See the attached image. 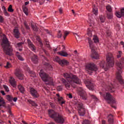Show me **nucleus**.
Wrapping results in <instances>:
<instances>
[{
  "label": "nucleus",
  "mask_w": 124,
  "mask_h": 124,
  "mask_svg": "<svg viewBox=\"0 0 124 124\" xmlns=\"http://www.w3.org/2000/svg\"><path fill=\"white\" fill-rule=\"evenodd\" d=\"M86 86L89 90H93V84L92 82H88V84Z\"/></svg>",
  "instance_id": "obj_25"
},
{
  "label": "nucleus",
  "mask_w": 124,
  "mask_h": 124,
  "mask_svg": "<svg viewBox=\"0 0 124 124\" xmlns=\"http://www.w3.org/2000/svg\"><path fill=\"white\" fill-rule=\"evenodd\" d=\"M108 123L109 124H114V120H113V115L112 114H109L108 116Z\"/></svg>",
  "instance_id": "obj_23"
},
{
  "label": "nucleus",
  "mask_w": 124,
  "mask_h": 124,
  "mask_svg": "<svg viewBox=\"0 0 124 124\" xmlns=\"http://www.w3.org/2000/svg\"><path fill=\"white\" fill-rule=\"evenodd\" d=\"M98 10H97V8H96V7L95 6H93V13H94V14L95 15H97V13H98Z\"/></svg>",
  "instance_id": "obj_34"
},
{
  "label": "nucleus",
  "mask_w": 124,
  "mask_h": 124,
  "mask_svg": "<svg viewBox=\"0 0 124 124\" xmlns=\"http://www.w3.org/2000/svg\"><path fill=\"white\" fill-rule=\"evenodd\" d=\"M59 12L61 14L62 13V8H60L59 9Z\"/></svg>",
  "instance_id": "obj_61"
},
{
  "label": "nucleus",
  "mask_w": 124,
  "mask_h": 124,
  "mask_svg": "<svg viewBox=\"0 0 124 124\" xmlns=\"http://www.w3.org/2000/svg\"><path fill=\"white\" fill-rule=\"evenodd\" d=\"M0 37L2 39V42L1 43V46L3 49L4 53L8 56H12L13 49L10 45V43L8 41V39L6 37V36L2 32H1V29L0 28Z\"/></svg>",
  "instance_id": "obj_2"
},
{
  "label": "nucleus",
  "mask_w": 124,
  "mask_h": 124,
  "mask_svg": "<svg viewBox=\"0 0 124 124\" xmlns=\"http://www.w3.org/2000/svg\"><path fill=\"white\" fill-rule=\"evenodd\" d=\"M2 9L3 10V12H4V11H6V9H5V7L4 6L2 7Z\"/></svg>",
  "instance_id": "obj_58"
},
{
  "label": "nucleus",
  "mask_w": 124,
  "mask_h": 124,
  "mask_svg": "<svg viewBox=\"0 0 124 124\" xmlns=\"http://www.w3.org/2000/svg\"><path fill=\"white\" fill-rule=\"evenodd\" d=\"M85 69L87 73L91 75L93 73V71H97L98 68L94 63H89L87 64Z\"/></svg>",
  "instance_id": "obj_9"
},
{
  "label": "nucleus",
  "mask_w": 124,
  "mask_h": 124,
  "mask_svg": "<svg viewBox=\"0 0 124 124\" xmlns=\"http://www.w3.org/2000/svg\"><path fill=\"white\" fill-rule=\"evenodd\" d=\"M108 89L109 92H110V93H114V92H115V88L114 87V85L112 83H110L108 85Z\"/></svg>",
  "instance_id": "obj_21"
},
{
  "label": "nucleus",
  "mask_w": 124,
  "mask_h": 124,
  "mask_svg": "<svg viewBox=\"0 0 124 124\" xmlns=\"http://www.w3.org/2000/svg\"><path fill=\"white\" fill-rule=\"evenodd\" d=\"M87 34L89 35V36H92V31L88 30Z\"/></svg>",
  "instance_id": "obj_52"
},
{
  "label": "nucleus",
  "mask_w": 124,
  "mask_h": 124,
  "mask_svg": "<svg viewBox=\"0 0 124 124\" xmlns=\"http://www.w3.org/2000/svg\"><path fill=\"white\" fill-rule=\"evenodd\" d=\"M23 68L25 70L28 71V73L30 74V76L31 77H34L35 76V73L34 71H31L30 68H29L28 65H27L26 64H24Z\"/></svg>",
  "instance_id": "obj_15"
},
{
  "label": "nucleus",
  "mask_w": 124,
  "mask_h": 124,
  "mask_svg": "<svg viewBox=\"0 0 124 124\" xmlns=\"http://www.w3.org/2000/svg\"><path fill=\"white\" fill-rule=\"evenodd\" d=\"M4 20V18H3V17H2L1 16H0V23H3Z\"/></svg>",
  "instance_id": "obj_50"
},
{
  "label": "nucleus",
  "mask_w": 124,
  "mask_h": 124,
  "mask_svg": "<svg viewBox=\"0 0 124 124\" xmlns=\"http://www.w3.org/2000/svg\"><path fill=\"white\" fill-rule=\"evenodd\" d=\"M13 34L16 38H20V35L21 34L20 33V31L18 28H16L14 29Z\"/></svg>",
  "instance_id": "obj_16"
},
{
  "label": "nucleus",
  "mask_w": 124,
  "mask_h": 124,
  "mask_svg": "<svg viewBox=\"0 0 124 124\" xmlns=\"http://www.w3.org/2000/svg\"><path fill=\"white\" fill-rule=\"evenodd\" d=\"M58 54L60 55V56H62V57H67V56H68V54H67V53L63 51L59 52Z\"/></svg>",
  "instance_id": "obj_30"
},
{
  "label": "nucleus",
  "mask_w": 124,
  "mask_h": 124,
  "mask_svg": "<svg viewBox=\"0 0 124 124\" xmlns=\"http://www.w3.org/2000/svg\"><path fill=\"white\" fill-rule=\"evenodd\" d=\"M115 14L118 18L124 17V8L122 9L120 12H116Z\"/></svg>",
  "instance_id": "obj_18"
},
{
  "label": "nucleus",
  "mask_w": 124,
  "mask_h": 124,
  "mask_svg": "<svg viewBox=\"0 0 124 124\" xmlns=\"http://www.w3.org/2000/svg\"><path fill=\"white\" fill-rule=\"evenodd\" d=\"M63 76L66 79L61 78V82L62 85L65 86V88L68 90L70 88V85L72 86L73 83L79 84H81V80L76 76H74L71 74L64 73Z\"/></svg>",
  "instance_id": "obj_1"
},
{
  "label": "nucleus",
  "mask_w": 124,
  "mask_h": 124,
  "mask_svg": "<svg viewBox=\"0 0 124 124\" xmlns=\"http://www.w3.org/2000/svg\"><path fill=\"white\" fill-rule=\"evenodd\" d=\"M67 95L68 96L69 98H72L73 97L71 93L67 94Z\"/></svg>",
  "instance_id": "obj_54"
},
{
  "label": "nucleus",
  "mask_w": 124,
  "mask_h": 124,
  "mask_svg": "<svg viewBox=\"0 0 124 124\" xmlns=\"http://www.w3.org/2000/svg\"><path fill=\"white\" fill-rule=\"evenodd\" d=\"M114 65V57L111 53H109L107 56V63L105 61H103L100 63V66L101 68H104L105 70H107L110 66Z\"/></svg>",
  "instance_id": "obj_4"
},
{
  "label": "nucleus",
  "mask_w": 124,
  "mask_h": 124,
  "mask_svg": "<svg viewBox=\"0 0 124 124\" xmlns=\"http://www.w3.org/2000/svg\"><path fill=\"white\" fill-rule=\"evenodd\" d=\"M6 99L8 101H12L13 100V97L12 95H6Z\"/></svg>",
  "instance_id": "obj_36"
},
{
  "label": "nucleus",
  "mask_w": 124,
  "mask_h": 124,
  "mask_svg": "<svg viewBox=\"0 0 124 124\" xmlns=\"http://www.w3.org/2000/svg\"><path fill=\"white\" fill-rule=\"evenodd\" d=\"M31 60L33 63H38V57L35 54L31 57Z\"/></svg>",
  "instance_id": "obj_19"
},
{
  "label": "nucleus",
  "mask_w": 124,
  "mask_h": 124,
  "mask_svg": "<svg viewBox=\"0 0 124 124\" xmlns=\"http://www.w3.org/2000/svg\"><path fill=\"white\" fill-rule=\"evenodd\" d=\"M27 43L28 47H29L30 49L33 52H35L36 51V47L31 42V41L30 40V39H27Z\"/></svg>",
  "instance_id": "obj_12"
},
{
  "label": "nucleus",
  "mask_w": 124,
  "mask_h": 124,
  "mask_svg": "<svg viewBox=\"0 0 124 124\" xmlns=\"http://www.w3.org/2000/svg\"><path fill=\"white\" fill-rule=\"evenodd\" d=\"M78 94L81 97L83 100H87L88 98V95H87V93H86V89H83L82 87H79L78 89Z\"/></svg>",
  "instance_id": "obj_10"
},
{
  "label": "nucleus",
  "mask_w": 124,
  "mask_h": 124,
  "mask_svg": "<svg viewBox=\"0 0 124 124\" xmlns=\"http://www.w3.org/2000/svg\"><path fill=\"white\" fill-rule=\"evenodd\" d=\"M57 91L59 92H61V91H62V86H58L57 88Z\"/></svg>",
  "instance_id": "obj_49"
},
{
  "label": "nucleus",
  "mask_w": 124,
  "mask_h": 124,
  "mask_svg": "<svg viewBox=\"0 0 124 124\" xmlns=\"http://www.w3.org/2000/svg\"><path fill=\"white\" fill-rule=\"evenodd\" d=\"M76 38L78 40V39H81V37L78 35L77 37H76Z\"/></svg>",
  "instance_id": "obj_59"
},
{
  "label": "nucleus",
  "mask_w": 124,
  "mask_h": 124,
  "mask_svg": "<svg viewBox=\"0 0 124 124\" xmlns=\"http://www.w3.org/2000/svg\"><path fill=\"white\" fill-rule=\"evenodd\" d=\"M46 47H47V48H50V45L49 44V42L48 41H46Z\"/></svg>",
  "instance_id": "obj_53"
},
{
  "label": "nucleus",
  "mask_w": 124,
  "mask_h": 124,
  "mask_svg": "<svg viewBox=\"0 0 124 124\" xmlns=\"http://www.w3.org/2000/svg\"><path fill=\"white\" fill-rule=\"evenodd\" d=\"M8 11L9 12H13L14 11V10L12 9V5H9V6L8 8Z\"/></svg>",
  "instance_id": "obj_41"
},
{
  "label": "nucleus",
  "mask_w": 124,
  "mask_h": 124,
  "mask_svg": "<svg viewBox=\"0 0 124 124\" xmlns=\"http://www.w3.org/2000/svg\"><path fill=\"white\" fill-rule=\"evenodd\" d=\"M3 88L5 90L6 92H9V89L8 88V87L6 85H3Z\"/></svg>",
  "instance_id": "obj_48"
},
{
  "label": "nucleus",
  "mask_w": 124,
  "mask_h": 124,
  "mask_svg": "<svg viewBox=\"0 0 124 124\" xmlns=\"http://www.w3.org/2000/svg\"><path fill=\"white\" fill-rule=\"evenodd\" d=\"M57 35L58 38H61V37L62 36V31H59L57 33Z\"/></svg>",
  "instance_id": "obj_42"
},
{
  "label": "nucleus",
  "mask_w": 124,
  "mask_h": 124,
  "mask_svg": "<svg viewBox=\"0 0 124 124\" xmlns=\"http://www.w3.org/2000/svg\"><path fill=\"white\" fill-rule=\"evenodd\" d=\"M15 75L19 80H23L24 79V75L22 74L21 70L19 69H16V70Z\"/></svg>",
  "instance_id": "obj_14"
},
{
  "label": "nucleus",
  "mask_w": 124,
  "mask_h": 124,
  "mask_svg": "<svg viewBox=\"0 0 124 124\" xmlns=\"http://www.w3.org/2000/svg\"><path fill=\"white\" fill-rule=\"evenodd\" d=\"M28 102L30 104H31V105L32 106H37V104H36V103H35V102H34V101H32L31 99H29L28 100Z\"/></svg>",
  "instance_id": "obj_33"
},
{
  "label": "nucleus",
  "mask_w": 124,
  "mask_h": 124,
  "mask_svg": "<svg viewBox=\"0 0 124 124\" xmlns=\"http://www.w3.org/2000/svg\"><path fill=\"white\" fill-rule=\"evenodd\" d=\"M100 19L101 23H104V22L105 21V16H100Z\"/></svg>",
  "instance_id": "obj_40"
},
{
  "label": "nucleus",
  "mask_w": 124,
  "mask_h": 124,
  "mask_svg": "<svg viewBox=\"0 0 124 124\" xmlns=\"http://www.w3.org/2000/svg\"><path fill=\"white\" fill-rule=\"evenodd\" d=\"M18 89L22 93H25V88L24 87H23V86L19 85L18 86Z\"/></svg>",
  "instance_id": "obj_26"
},
{
  "label": "nucleus",
  "mask_w": 124,
  "mask_h": 124,
  "mask_svg": "<svg viewBox=\"0 0 124 124\" xmlns=\"http://www.w3.org/2000/svg\"><path fill=\"white\" fill-rule=\"evenodd\" d=\"M100 94L101 95V96H103L104 97V99L108 101V103L109 104H110L111 106L113 108L116 109V107L112 105V104H115L116 103V100L113 97V96L111 95L109 93H102L101 92H100Z\"/></svg>",
  "instance_id": "obj_5"
},
{
  "label": "nucleus",
  "mask_w": 124,
  "mask_h": 124,
  "mask_svg": "<svg viewBox=\"0 0 124 124\" xmlns=\"http://www.w3.org/2000/svg\"><path fill=\"white\" fill-rule=\"evenodd\" d=\"M54 62H59V63L60 64L62 60H61L60 58H59V57L56 56L54 58Z\"/></svg>",
  "instance_id": "obj_38"
},
{
  "label": "nucleus",
  "mask_w": 124,
  "mask_h": 124,
  "mask_svg": "<svg viewBox=\"0 0 124 124\" xmlns=\"http://www.w3.org/2000/svg\"><path fill=\"white\" fill-rule=\"evenodd\" d=\"M56 95L57 96L58 102L60 105H62V104H64V103H65V101L63 100V98H62V97H61V96H60V94L57 93L56 94Z\"/></svg>",
  "instance_id": "obj_17"
},
{
  "label": "nucleus",
  "mask_w": 124,
  "mask_h": 124,
  "mask_svg": "<svg viewBox=\"0 0 124 124\" xmlns=\"http://www.w3.org/2000/svg\"><path fill=\"white\" fill-rule=\"evenodd\" d=\"M0 93L2 94V95H5V93H4V91H2V90L0 91Z\"/></svg>",
  "instance_id": "obj_56"
},
{
  "label": "nucleus",
  "mask_w": 124,
  "mask_h": 124,
  "mask_svg": "<svg viewBox=\"0 0 124 124\" xmlns=\"http://www.w3.org/2000/svg\"><path fill=\"white\" fill-rule=\"evenodd\" d=\"M9 82L12 86L15 88L16 87V81H15V79L12 77H10L9 79Z\"/></svg>",
  "instance_id": "obj_20"
},
{
  "label": "nucleus",
  "mask_w": 124,
  "mask_h": 124,
  "mask_svg": "<svg viewBox=\"0 0 124 124\" xmlns=\"http://www.w3.org/2000/svg\"><path fill=\"white\" fill-rule=\"evenodd\" d=\"M31 27L33 31H38V28L36 25H34L33 23H31Z\"/></svg>",
  "instance_id": "obj_29"
},
{
  "label": "nucleus",
  "mask_w": 124,
  "mask_h": 124,
  "mask_svg": "<svg viewBox=\"0 0 124 124\" xmlns=\"http://www.w3.org/2000/svg\"><path fill=\"white\" fill-rule=\"evenodd\" d=\"M23 45H24V43H23V42H20L17 44L16 43H14V46H15V47H16V48H17V47L18 48H23Z\"/></svg>",
  "instance_id": "obj_24"
},
{
  "label": "nucleus",
  "mask_w": 124,
  "mask_h": 124,
  "mask_svg": "<svg viewBox=\"0 0 124 124\" xmlns=\"http://www.w3.org/2000/svg\"><path fill=\"white\" fill-rule=\"evenodd\" d=\"M16 56L19 61H21L22 62L24 61V58L20 55L18 52H16Z\"/></svg>",
  "instance_id": "obj_27"
},
{
  "label": "nucleus",
  "mask_w": 124,
  "mask_h": 124,
  "mask_svg": "<svg viewBox=\"0 0 124 124\" xmlns=\"http://www.w3.org/2000/svg\"><path fill=\"white\" fill-rule=\"evenodd\" d=\"M42 61H43V64L46 65L47 68L49 69H52V66L51 64L48 62V59H46L44 55H42L41 56Z\"/></svg>",
  "instance_id": "obj_11"
},
{
  "label": "nucleus",
  "mask_w": 124,
  "mask_h": 124,
  "mask_svg": "<svg viewBox=\"0 0 124 124\" xmlns=\"http://www.w3.org/2000/svg\"><path fill=\"white\" fill-rule=\"evenodd\" d=\"M68 63H69L68 62H67V61H66L65 59H63L61 60L59 64H60V65H62V66H64V65H68Z\"/></svg>",
  "instance_id": "obj_22"
},
{
  "label": "nucleus",
  "mask_w": 124,
  "mask_h": 124,
  "mask_svg": "<svg viewBox=\"0 0 124 124\" xmlns=\"http://www.w3.org/2000/svg\"><path fill=\"white\" fill-rule=\"evenodd\" d=\"M30 93L34 98H38L39 97V94L37 92V91L34 88H31L30 89Z\"/></svg>",
  "instance_id": "obj_13"
},
{
  "label": "nucleus",
  "mask_w": 124,
  "mask_h": 124,
  "mask_svg": "<svg viewBox=\"0 0 124 124\" xmlns=\"http://www.w3.org/2000/svg\"><path fill=\"white\" fill-rule=\"evenodd\" d=\"M22 123H23V124H28V123H26V122H25L24 121H22Z\"/></svg>",
  "instance_id": "obj_64"
},
{
  "label": "nucleus",
  "mask_w": 124,
  "mask_h": 124,
  "mask_svg": "<svg viewBox=\"0 0 124 124\" xmlns=\"http://www.w3.org/2000/svg\"><path fill=\"white\" fill-rule=\"evenodd\" d=\"M74 104L78 108L79 116H81L82 117H83V116H85V114H86L85 108H84L83 104L82 103V102H81V101L76 100L74 102Z\"/></svg>",
  "instance_id": "obj_8"
},
{
  "label": "nucleus",
  "mask_w": 124,
  "mask_h": 124,
  "mask_svg": "<svg viewBox=\"0 0 124 124\" xmlns=\"http://www.w3.org/2000/svg\"><path fill=\"white\" fill-rule=\"evenodd\" d=\"M82 124H91V122H90V121L88 120H85L83 121Z\"/></svg>",
  "instance_id": "obj_46"
},
{
  "label": "nucleus",
  "mask_w": 124,
  "mask_h": 124,
  "mask_svg": "<svg viewBox=\"0 0 124 124\" xmlns=\"http://www.w3.org/2000/svg\"><path fill=\"white\" fill-rule=\"evenodd\" d=\"M24 26L25 27L26 30H30V26H29V25H28L27 21H25L24 22Z\"/></svg>",
  "instance_id": "obj_43"
},
{
  "label": "nucleus",
  "mask_w": 124,
  "mask_h": 124,
  "mask_svg": "<svg viewBox=\"0 0 124 124\" xmlns=\"http://www.w3.org/2000/svg\"><path fill=\"white\" fill-rule=\"evenodd\" d=\"M107 18L108 19H112L113 18V14H112V12L110 13H107Z\"/></svg>",
  "instance_id": "obj_35"
},
{
  "label": "nucleus",
  "mask_w": 124,
  "mask_h": 124,
  "mask_svg": "<svg viewBox=\"0 0 124 124\" xmlns=\"http://www.w3.org/2000/svg\"><path fill=\"white\" fill-rule=\"evenodd\" d=\"M22 9L24 13H25V14H26V15L28 16V15H29V11L28 10V8H27V7L26 6H23Z\"/></svg>",
  "instance_id": "obj_31"
},
{
  "label": "nucleus",
  "mask_w": 124,
  "mask_h": 124,
  "mask_svg": "<svg viewBox=\"0 0 124 124\" xmlns=\"http://www.w3.org/2000/svg\"><path fill=\"white\" fill-rule=\"evenodd\" d=\"M48 115L50 118L53 119L57 124H62L64 123L65 119L62 115L58 112H56L54 110L51 109L48 110Z\"/></svg>",
  "instance_id": "obj_3"
},
{
  "label": "nucleus",
  "mask_w": 124,
  "mask_h": 124,
  "mask_svg": "<svg viewBox=\"0 0 124 124\" xmlns=\"http://www.w3.org/2000/svg\"><path fill=\"white\" fill-rule=\"evenodd\" d=\"M42 50L45 52V55L49 57L50 56V54H49V52L47 51V50H45V49L43 48V47H42Z\"/></svg>",
  "instance_id": "obj_44"
},
{
  "label": "nucleus",
  "mask_w": 124,
  "mask_h": 124,
  "mask_svg": "<svg viewBox=\"0 0 124 124\" xmlns=\"http://www.w3.org/2000/svg\"><path fill=\"white\" fill-rule=\"evenodd\" d=\"M46 31L47 32V33H48V34H51V33L48 30H46Z\"/></svg>",
  "instance_id": "obj_60"
},
{
  "label": "nucleus",
  "mask_w": 124,
  "mask_h": 124,
  "mask_svg": "<svg viewBox=\"0 0 124 124\" xmlns=\"http://www.w3.org/2000/svg\"><path fill=\"white\" fill-rule=\"evenodd\" d=\"M39 75L44 82H48V85L54 86V81H53V79H52L51 77H49L48 75L43 72V70H40Z\"/></svg>",
  "instance_id": "obj_7"
},
{
  "label": "nucleus",
  "mask_w": 124,
  "mask_h": 124,
  "mask_svg": "<svg viewBox=\"0 0 124 124\" xmlns=\"http://www.w3.org/2000/svg\"><path fill=\"white\" fill-rule=\"evenodd\" d=\"M64 35L63 36V37L64 39H65L66 38V36L69 34V31H64L63 32Z\"/></svg>",
  "instance_id": "obj_39"
},
{
  "label": "nucleus",
  "mask_w": 124,
  "mask_h": 124,
  "mask_svg": "<svg viewBox=\"0 0 124 124\" xmlns=\"http://www.w3.org/2000/svg\"><path fill=\"white\" fill-rule=\"evenodd\" d=\"M4 104H5V102H4V100L1 96H0V107L4 106Z\"/></svg>",
  "instance_id": "obj_32"
},
{
  "label": "nucleus",
  "mask_w": 124,
  "mask_h": 124,
  "mask_svg": "<svg viewBox=\"0 0 124 124\" xmlns=\"http://www.w3.org/2000/svg\"><path fill=\"white\" fill-rule=\"evenodd\" d=\"M30 3V2H25V5H28V4H29Z\"/></svg>",
  "instance_id": "obj_62"
},
{
  "label": "nucleus",
  "mask_w": 124,
  "mask_h": 124,
  "mask_svg": "<svg viewBox=\"0 0 124 124\" xmlns=\"http://www.w3.org/2000/svg\"><path fill=\"white\" fill-rule=\"evenodd\" d=\"M120 44H121V45H123V46H124V43L123 41L121 42Z\"/></svg>",
  "instance_id": "obj_63"
},
{
  "label": "nucleus",
  "mask_w": 124,
  "mask_h": 124,
  "mask_svg": "<svg viewBox=\"0 0 124 124\" xmlns=\"http://www.w3.org/2000/svg\"><path fill=\"white\" fill-rule=\"evenodd\" d=\"M89 95L90 96H91V97H92V98H93V99H95V100H96V99H97V98H96V97L93 94H92L89 93Z\"/></svg>",
  "instance_id": "obj_47"
},
{
  "label": "nucleus",
  "mask_w": 124,
  "mask_h": 124,
  "mask_svg": "<svg viewBox=\"0 0 124 124\" xmlns=\"http://www.w3.org/2000/svg\"><path fill=\"white\" fill-rule=\"evenodd\" d=\"M5 68H10L11 67V64L9 62H7L6 65L5 66Z\"/></svg>",
  "instance_id": "obj_45"
},
{
  "label": "nucleus",
  "mask_w": 124,
  "mask_h": 124,
  "mask_svg": "<svg viewBox=\"0 0 124 124\" xmlns=\"http://www.w3.org/2000/svg\"><path fill=\"white\" fill-rule=\"evenodd\" d=\"M122 57V51H119V55H117L118 59H120Z\"/></svg>",
  "instance_id": "obj_51"
},
{
  "label": "nucleus",
  "mask_w": 124,
  "mask_h": 124,
  "mask_svg": "<svg viewBox=\"0 0 124 124\" xmlns=\"http://www.w3.org/2000/svg\"><path fill=\"white\" fill-rule=\"evenodd\" d=\"M93 40L94 43H99V39H98V37L95 35H93Z\"/></svg>",
  "instance_id": "obj_28"
},
{
  "label": "nucleus",
  "mask_w": 124,
  "mask_h": 124,
  "mask_svg": "<svg viewBox=\"0 0 124 124\" xmlns=\"http://www.w3.org/2000/svg\"><path fill=\"white\" fill-rule=\"evenodd\" d=\"M17 97H15L13 98V101H14V102H16V101H17Z\"/></svg>",
  "instance_id": "obj_57"
},
{
  "label": "nucleus",
  "mask_w": 124,
  "mask_h": 124,
  "mask_svg": "<svg viewBox=\"0 0 124 124\" xmlns=\"http://www.w3.org/2000/svg\"><path fill=\"white\" fill-rule=\"evenodd\" d=\"M88 43L89 44V47L91 49V57L93 59H95V60L99 59V55L95 51V47H94L93 42L92 41V40H91V39H88Z\"/></svg>",
  "instance_id": "obj_6"
},
{
  "label": "nucleus",
  "mask_w": 124,
  "mask_h": 124,
  "mask_svg": "<svg viewBox=\"0 0 124 124\" xmlns=\"http://www.w3.org/2000/svg\"><path fill=\"white\" fill-rule=\"evenodd\" d=\"M106 9L108 11V13L112 12V7H111V6L108 5L106 6Z\"/></svg>",
  "instance_id": "obj_37"
},
{
  "label": "nucleus",
  "mask_w": 124,
  "mask_h": 124,
  "mask_svg": "<svg viewBox=\"0 0 124 124\" xmlns=\"http://www.w3.org/2000/svg\"><path fill=\"white\" fill-rule=\"evenodd\" d=\"M4 13V15L5 16H9V14H8L7 13V11H5L4 12H3Z\"/></svg>",
  "instance_id": "obj_55"
}]
</instances>
